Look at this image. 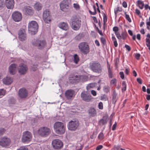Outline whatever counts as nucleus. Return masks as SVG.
Returning <instances> with one entry per match:
<instances>
[{
	"mask_svg": "<svg viewBox=\"0 0 150 150\" xmlns=\"http://www.w3.org/2000/svg\"><path fill=\"white\" fill-rule=\"evenodd\" d=\"M70 25L71 28L74 30H78L81 25V21L76 16H72L70 20Z\"/></svg>",
	"mask_w": 150,
	"mask_h": 150,
	"instance_id": "f257e3e1",
	"label": "nucleus"
},
{
	"mask_svg": "<svg viewBox=\"0 0 150 150\" xmlns=\"http://www.w3.org/2000/svg\"><path fill=\"white\" fill-rule=\"evenodd\" d=\"M66 127L64 124L61 122H56L54 125V129L57 134L62 135L65 133Z\"/></svg>",
	"mask_w": 150,
	"mask_h": 150,
	"instance_id": "f03ea898",
	"label": "nucleus"
},
{
	"mask_svg": "<svg viewBox=\"0 0 150 150\" xmlns=\"http://www.w3.org/2000/svg\"><path fill=\"white\" fill-rule=\"evenodd\" d=\"M90 69L93 72L98 73L102 71V68L100 64L98 62L93 61L89 64Z\"/></svg>",
	"mask_w": 150,
	"mask_h": 150,
	"instance_id": "7ed1b4c3",
	"label": "nucleus"
},
{
	"mask_svg": "<svg viewBox=\"0 0 150 150\" xmlns=\"http://www.w3.org/2000/svg\"><path fill=\"white\" fill-rule=\"evenodd\" d=\"M28 32L30 34L34 35L38 32V23L36 21H32L28 24Z\"/></svg>",
	"mask_w": 150,
	"mask_h": 150,
	"instance_id": "20e7f679",
	"label": "nucleus"
},
{
	"mask_svg": "<svg viewBox=\"0 0 150 150\" xmlns=\"http://www.w3.org/2000/svg\"><path fill=\"white\" fill-rule=\"evenodd\" d=\"M80 51L84 54H87L90 51L89 46L86 42L80 43L78 46Z\"/></svg>",
	"mask_w": 150,
	"mask_h": 150,
	"instance_id": "39448f33",
	"label": "nucleus"
},
{
	"mask_svg": "<svg viewBox=\"0 0 150 150\" xmlns=\"http://www.w3.org/2000/svg\"><path fill=\"white\" fill-rule=\"evenodd\" d=\"M32 137V134L30 132L25 131L23 133L22 141L24 143H28L31 141Z\"/></svg>",
	"mask_w": 150,
	"mask_h": 150,
	"instance_id": "423d86ee",
	"label": "nucleus"
},
{
	"mask_svg": "<svg viewBox=\"0 0 150 150\" xmlns=\"http://www.w3.org/2000/svg\"><path fill=\"white\" fill-rule=\"evenodd\" d=\"M50 129L46 127H41L38 130V134L42 137H46L51 133Z\"/></svg>",
	"mask_w": 150,
	"mask_h": 150,
	"instance_id": "0eeeda50",
	"label": "nucleus"
},
{
	"mask_svg": "<svg viewBox=\"0 0 150 150\" xmlns=\"http://www.w3.org/2000/svg\"><path fill=\"white\" fill-rule=\"evenodd\" d=\"M43 18L46 23H49L51 21L50 11L49 9H45L43 12Z\"/></svg>",
	"mask_w": 150,
	"mask_h": 150,
	"instance_id": "6e6552de",
	"label": "nucleus"
},
{
	"mask_svg": "<svg viewBox=\"0 0 150 150\" xmlns=\"http://www.w3.org/2000/svg\"><path fill=\"white\" fill-rule=\"evenodd\" d=\"M52 145L53 148L57 150L60 149L63 146V142L60 140L57 139L52 141Z\"/></svg>",
	"mask_w": 150,
	"mask_h": 150,
	"instance_id": "1a4fd4ad",
	"label": "nucleus"
},
{
	"mask_svg": "<svg viewBox=\"0 0 150 150\" xmlns=\"http://www.w3.org/2000/svg\"><path fill=\"white\" fill-rule=\"evenodd\" d=\"M69 0H64L60 4L61 10L64 11H67L69 9L70 5Z\"/></svg>",
	"mask_w": 150,
	"mask_h": 150,
	"instance_id": "9d476101",
	"label": "nucleus"
},
{
	"mask_svg": "<svg viewBox=\"0 0 150 150\" xmlns=\"http://www.w3.org/2000/svg\"><path fill=\"white\" fill-rule=\"evenodd\" d=\"M11 143L10 139L6 137H3L0 139V145L3 147L9 146Z\"/></svg>",
	"mask_w": 150,
	"mask_h": 150,
	"instance_id": "9b49d317",
	"label": "nucleus"
},
{
	"mask_svg": "<svg viewBox=\"0 0 150 150\" xmlns=\"http://www.w3.org/2000/svg\"><path fill=\"white\" fill-rule=\"evenodd\" d=\"M81 96L83 100L87 102L91 101L93 99V98L90 94L88 93L85 91L81 93Z\"/></svg>",
	"mask_w": 150,
	"mask_h": 150,
	"instance_id": "f8f14e48",
	"label": "nucleus"
},
{
	"mask_svg": "<svg viewBox=\"0 0 150 150\" xmlns=\"http://www.w3.org/2000/svg\"><path fill=\"white\" fill-rule=\"evenodd\" d=\"M79 125V122L77 121H71L69 122L67 125L68 129L71 131H75Z\"/></svg>",
	"mask_w": 150,
	"mask_h": 150,
	"instance_id": "ddd939ff",
	"label": "nucleus"
},
{
	"mask_svg": "<svg viewBox=\"0 0 150 150\" xmlns=\"http://www.w3.org/2000/svg\"><path fill=\"white\" fill-rule=\"evenodd\" d=\"M18 73L20 75L25 74L28 70V68L27 65L23 64H21L18 68Z\"/></svg>",
	"mask_w": 150,
	"mask_h": 150,
	"instance_id": "4468645a",
	"label": "nucleus"
},
{
	"mask_svg": "<svg viewBox=\"0 0 150 150\" xmlns=\"http://www.w3.org/2000/svg\"><path fill=\"white\" fill-rule=\"evenodd\" d=\"M12 17L13 20L16 22L20 21L22 19L21 13L18 11H15L12 14Z\"/></svg>",
	"mask_w": 150,
	"mask_h": 150,
	"instance_id": "2eb2a0df",
	"label": "nucleus"
},
{
	"mask_svg": "<svg viewBox=\"0 0 150 150\" xmlns=\"http://www.w3.org/2000/svg\"><path fill=\"white\" fill-rule=\"evenodd\" d=\"M28 94V93L27 90L24 88L20 89L18 91L19 96L21 98H26Z\"/></svg>",
	"mask_w": 150,
	"mask_h": 150,
	"instance_id": "dca6fc26",
	"label": "nucleus"
},
{
	"mask_svg": "<svg viewBox=\"0 0 150 150\" xmlns=\"http://www.w3.org/2000/svg\"><path fill=\"white\" fill-rule=\"evenodd\" d=\"M26 34L25 30L24 29L20 30L18 33L19 39L21 41L25 40L26 39Z\"/></svg>",
	"mask_w": 150,
	"mask_h": 150,
	"instance_id": "f3484780",
	"label": "nucleus"
},
{
	"mask_svg": "<svg viewBox=\"0 0 150 150\" xmlns=\"http://www.w3.org/2000/svg\"><path fill=\"white\" fill-rule=\"evenodd\" d=\"M17 70V65L15 64H11L9 67V73L11 75L15 74Z\"/></svg>",
	"mask_w": 150,
	"mask_h": 150,
	"instance_id": "a211bd4d",
	"label": "nucleus"
},
{
	"mask_svg": "<svg viewBox=\"0 0 150 150\" xmlns=\"http://www.w3.org/2000/svg\"><path fill=\"white\" fill-rule=\"evenodd\" d=\"M74 91L71 89L67 90L65 93L66 98L68 100H71L74 94Z\"/></svg>",
	"mask_w": 150,
	"mask_h": 150,
	"instance_id": "6ab92c4d",
	"label": "nucleus"
},
{
	"mask_svg": "<svg viewBox=\"0 0 150 150\" xmlns=\"http://www.w3.org/2000/svg\"><path fill=\"white\" fill-rule=\"evenodd\" d=\"M24 12L26 15L32 16L34 13V11L30 6H26L24 8Z\"/></svg>",
	"mask_w": 150,
	"mask_h": 150,
	"instance_id": "aec40b11",
	"label": "nucleus"
},
{
	"mask_svg": "<svg viewBox=\"0 0 150 150\" xmlns=\"http://www.w3.org/2000/svg\"><path fill=\"white\" fill-rule=\"evenodd\" d=\"M6 5L8 9H12L14 7V0H6Z\"/></svg>",
	"mask_w": 150,
	"mask_h": 150,
	"instance_id": "412c9836",
	"label": "nucleus"
},
{
	"mask_svg": "<svg viewBox=\"0 0 150 150\" xmlns=\"http://www.w3.org/2000/svg\"><path fill=\"white\" fill-rule=\"evenodd\" d=\"M3 82L6 85L10 84L13 81V79L10 77L7 76L3 79Z\"/></svg>",
	"mask_w": 150,
	"mask_h": 150,
	"instance_id": "4be33fe9",
	"label": "nucleus"
},
{
	"mask_svg": "<svg viewBox=\"0 0 150 150\" xmlns=\"http://www.w3.org/2000/svg\"><path fill=\"white\" fill-rule=\"evenodd\" d=\"M88 112V115L90 117H94L97 115L96 111L95 108H90Z\"/></svg>",
	"mask_w": 150,
	"mask_h": 150,
	"instance_id": "5701e85b",
	"label": "nucleus"
},
{
	"mask_svg": "<svg viewBox=\"0 0 150 150\" xmlns=\"http://www.w3.org/2000/svg\"><path fill=\"white\" fill-rule=\"evenodd\" d=\"M58 26L61 29L64 30H67L69 28L68 25L66 22H61L58 24Z\"/></svg>",
	"mask_w": 150,
	"mask_h": 150,
	"instance_id": "b1692460",
	"label": "nucleus"
},
{
	"mask_svg": "<svg viewBox=\"0 0 150 150\" xmlns=\"http://www.w3.org/2000/svg\"><path fill=\"white\" fill-rule=\"evenodd\" d=\"M46 42L45 40H40L38 41V49H43L45 45Z\"/></svg>",
	"mask_w": 150,
	"mask_h": 150,
	"instance_id": "393cba45",
	"label": "nucleus"
},
{
	"mask_svg": "<svg viewBox=\"0 0 150 150\" xmlns=\"http://www.w3.org/2000/svg\"><path fill=\"white\" fill-rule=\"evenodd\" d=\"M78 75H71L69 78V81L70 83H73L74 81H78Z\"/></svg>",
	"mask_w": 150,
	"mask_h": 150,
	"instance_id": "a878e982",
	"label": "nucleus"
},
{
	"mask_svg": "<svg viewBox=\"0 0 150 150\" xmlns=\"http://www.w3.org/2000/svg\"><path fill=\"white\" fill-rule=\"evenodd\" d=\"M117 94L116 91L114 90L113 91V93L112 95V102L113 104H115L116 103L117 100L118 99L117 97Z\"/></svg>",
	"mask_w": 150,
	"mask_h": 150,
	"instance_id": "bb28decb",
	"label": "nucleus"
},
{
	"mask_svg": "<svg viewBox=\"0 0 150 150\" xmlns=\"http://www.w3.org/2000/svg\"><path fill=\"white\" fill-rule=\"evenodd\" d=\"M87 77L85 75H78V81L85 82L87 81Z\"/></svg>",
	"mask_w": 150,
	"mask_h": 150,
	"instance_id": "cd10ccee",
	"label": "nucleus"
},
{
	"mask_svg": "<svg viewBox=\"0 0 150 150\" xmlns=\"http://www.w3.org/2000/svg\"><path fill=\"white\" fill-rule=\"evenodd\" d=\"M31 43L33 46H38V38L37 37L33 38L31 41Z\"/></svg>",
	"mask_w": 150,
	"mask_h": 150,
	"instance_id": "c85d7f7f",
	"label": "nucleus"
},
{
	"mask_svg": "<svg viewBox=\"0 0 150 150\" xmlns=\"http://www.w3.org/2000/svg\"><path fill=\"white\" fill-rule=\"evenodd\" d=\"M74 62L76 64H77L79 61V57L77 54H75L74 55Z\"/></svg>",
	"mask_w": 150,
	"mask_h": 150,
	"instance_id": "c756f323",
	"label": "nucleus"
},
{
	"mask_svg": "<svg viewBox=\"0 0 150 150\" xmlns=\"http://www.w3.org/2000/svg\"><path fill=\"white\" fill-rule=\"evenodd\" d=\"M137 4L139 7L141 9H142L144 6V3L143 1L139 0L137 1Z\"/></svg>",
	"mask_w": 150,
	"mask_h": 150,
	"instance_id": "7c9ffc66",
	"label": "nucleus"
},
{
	"mask_svg": "<svg viewBox=\"0 0 150 150\" xmlns=\"http://www.w3.org/2000/svg\"><path fill=\"white\" fill-rule=\"evenodd\" d=\"M107 21V16L105 14H104L103 15V27L104 30H105V23Z\"/></svg>",
	"mask_w": 150,
	"mask_h": 150,
	"instance_id": "2f4dec72",
	"label": "nucleus"
},
{
	"mask_svg": "<svg viewBox=\"0 0 150 150\" xmlns=\"http://www.w3.org/2000/svg\"><path fill=\"white\" fill-rule=\"evenodd\" d=\"M96 84L94 83H91L89 84L86 86V89L88 90L91 88H93L95 86Z\"/></svg>",
	"mask_w": 150,
	"mask_h": 150,
	"instance_id": "473e14b6",
	"label": "nucleus"
},
{
	"mask_svg": "<svg viewBox=\"0 0 150 150\" xmlns=\"http://www.w3.org/2000/svg\"><path fill=\"white\" fill-rule=\"evenodd\" d=\"M100 100L104 101H106L108 100V98L105 94H103L101 96Z\"/></svg>",
	"mask_w": 150,
	"mask_h": 150,
	"instance_id": "72a5a7b5",
	"label": "nucleus"
},
{
	"mask_svg": "<svg viewBox=\"0 0 150 150\" xmlns=\"http://www.w3.org/2000/svg\"><path fill=\"white\" fill-rule=\"evenodd\" d=\"M93 8L94 10V11L92 12L91 10H89L88 11L91 15H95L96 13V7L94 5L93 6Z\"/></svg>",
	"mask_w": 150,
	"mask_h": 150,
	"instance_id": "f704fd0d",
	"label": "nucleus"
},
{
	"mask_svg": "<svg viewBox=\"0 0 150 150\" xmlns=\"http://www.w3.org/2000/svg\"><path fill=\"white\" fill-rule=\"evenodd\" d=\"M122 92L125 91L126 90V84L125 82L123 81L122 83Z\"/></svg>",
	"mask_w": 150,
	"mask_h": 150,
	"instance_id": "c9c22d12",
	"label": "nucleus"
},
{
	"mask_svg": "<svg viewBox=\"0 0 150 150\" xmlns=\"http://www.w3.org/2000/svg\"><path fill=\"white\" fill-rule=\"evenodd\" d=\"M107 123V120H106L101 119L100 120L99 122L100 125H103L106 124Z\"/></svg>",
	"mask_w": 150,
	"mask_h": 150,
	"instance_id": "e433bc0d",
	"label": "nucleus"
},
{
	"mask_svg": "<svg viewBox=\"0 0 150 150\" xmlns=\"http://www.w3.org/2000/svg\"><path fill=\"white\" fill-rule=\"evenodd\" d=\"M108 77L110 78H112L113 77V76L112 71L110 69V66L108 68Z\"/></svg>",
	"mask_w": 150,
	"mask_h": 150,
	"instance_id": "4c0bfd02",
	"label": "nucleus"
},
{
	"mask_svg": "<svg viewBox=\"0 0 150 150\" xmlns=\"http://www.w3.org/2000/svg\"><path fill=\"white\" fill-rule=\"evenodd\" d=\"M103 90L104 92L107 93L109 92L110 88L108 86H105L103 87Z\"/></svg>",
	"mask_w": 150,
	"mask_h": 150,
	"instance_id": "58836bf2",
	"label": "nucleus"
},
{
	"mask_svg": "<svg viewBox=\"0 0 150 150\" xmlns=\"http://www.w3.org/2000/svg\"><path fill=\"white\" fill-rule=\"evenodd\" d=\"M122 10V8L121 7H118L116 9H114V13L115 15V16H117L118 12L121 11Z\"/></svg>",
	"mask_w": 150,
	"mask_h": 150,
	"instance_id": "ea45409f",
	"label": "nucleus"
},
{
	"mask_svg": "<svg viewBox=\"0 0 150 150\" xmlns=\"http://www.w3.org/2000/svg\"><path fill=\"white\" fill-rule=\"evenodd\" d=\"M15 102V100L14 98L13 97L10 98L8 100V102L9 104H14Z\"/></svg>",
	"mask_w": 150,
	"mask_h": 150,
	"instance_id": "a19ab883",
	"label": "nucleus"
},
{
	"mask_svg": "<svg viewBox=\"0 0 150 150\" xmlns=\"http://www.w3.org/2000/svg\"><path fill=\"white\" fill-rule=\"evenodd\" d=\"M146 45L148 47V48L150 51V40L146 38Z\"/></svg>",
	"mask_w": 150,
	"mask_h": 150,
	"instance_id": "79ce46f5",
	"label": "nucleus"
},
{
	"mask_svg": "<svg viewBox=\"0 0 150 150\" xmlns=\"http://www.w3.org/2000/svg\"><path fill=\"white\" fill-rule=\"evenodd\" d=\"M104 136L103 132H100L98 136V138L100 140H103L104 139Z\"/></svg>",
	"mask_w": 150,
	"mask_h": 150,
	"instance_id": "37998d69",
	"label": "nucleus"
},
{
	"mask_svg": "<svg viewBox=\"0 0 150 150\" xmlns=\"http://www.w3.org/2000/svg\"><path fill=\"white\" fill-rule=\"evenodd\" d=\"M125 17L126 19L129 21V23L131 22L132 21L130 18L129 17V15L127 14L126 12H125Z\"/></svg>",
	"mask_w": 150,
	"mask_h": 150,
	"instance_id": "c03bdc74",
	"label": "nucleus"
},
{
	"mask_svg": "<svg viewBox=\"0 0 150 150\" xmlns=\"http://www.w3.org/2000/svg\"><path fill=\"white\" fill-rule=\"evenodd\" d=\"M117 80L115 79H113L111 80L110 83L111 85H115L117 83Z\"/></svg>",
	"mask_w": 150,
	"mask_h": 150,
	"instance_id": "a18cd8bd",
	"label": "nucleus"
},
{
	"mask_svg": "<svg viewBox=\"0 0 150 150\" xmlns=\"http://www.w3.org/2000/svg\"><path fill=\"white\" fill-rule=\"evenodd\" d=\"M101 42L103 44V45H105L106 43V41L105 39L103 37H101L100 38Z\"/></svg>",
	"mask_w": 150,
	"mask_h": 150,
	"instance_id": "49530a36",
	"label": "nucleus"
},
{
	"mask_svg": "<svg viewBox=\"0 0 150 150\" xmlns=\"http://www.w3.org/2000/svg\"><path fill=\"white\" fill-rule=\"evenodd\" d=\"M121 39L124 40L125 39L127 36V34L124 32H123L121 35Z\"/></svg>",
	"mask_w": 150,
	"mask_h": 150,
	"instance_id": "de8ad7c7",
	"label": "nucleus"
},
{
	"mask_svg": "<svg viewBox=\"0 0 150 150\" xmlns=\"http://www.w3.org/2000/svg\"><path fill=\"white\" fill-rule=\"evenodd\" d=\"M134 57L137 60H139L141 56V55L139 53H136L134 54Z\"/></svg>",
	"mask_w": 150,
	"mask_h": 150,
	"instance_id": "09e8293b",
	"label": "nucleus"
},
{
	"mask_svg": "<svg viewBox=\"0 0 150 150\" xmlns=\"http://www.w3.org/2000/svg\"><path fill=\"white\" fill-rule=\"evenodd\" d=\"M5 94V91L4 89H0V96H4Z\"/></svg>",
	"mask_w": 150,
	"mask_h": 150,
	"instance_id": "8fccbe9b",
	"label": "nucleus"
},
{
	"mask_svg": "<svg viewBox=\"0 0 150 150\" xmlns=\"http://www.w3.org/2000/svg\"><path fill=\"white\" fill-rule=\"evenodd\" d=\"M98 108L102 110L103 109V106L102 102H100L98 104Z\"/></svg>",
	"mask_w": 150,
	"mask_h": 150,
	"instance_id": "3c124183",
	"label": "nucleus"
},
{
	"mask_svg": "<svg viewBox=\"0 0 150 150\" xmlns=\"http://www.w3.org/2000/svg\"><path fill=\"white\" fill-rule=\"evenodd\" d=\"M115 35L118 39L120 40L121 39V35L119 32L115 33Z\"/></svg>",
	"mask_w": 150,
	"mask_h": 150,
	"instance_id": "603ef678",
	"label": "nucleus"
},
{
	"mask_svg": "<svg viewBox=\"0 0 150 150\" xmlns=\"http://www.w3.org/2000/svg\"><path fill=\"white\" fill-rule=\"evenodd\" d=\"M17 150H28L27 147L25 146H23L21 147L19 149Z\"/></svg>",
	"mask_w": 150,
	"mask_h": 150,
	"instance_id": "864d4df0",
	"label": "nucleus"
},
{
	"mask_svg": "<svg viewBox=\"0 0 150 150\" xmlns=\"http://www.w3.org/2000/svg\"><path fill=\"white\" fill-rule=\"evenodd\" d=\"M119 74L120 76V78L122 79H124V73L123 71H121L119 73Z\"/></svg>",
	"mask_w": 150,
	"mask_h": 150,
	"instance_id": "5fc2aeb1",
	"label": "nucleus"
},
{
	"mask_svg": "<svg viewBox=\"0 0 150 150\" xmlns=\"http://www.w3.org/2000/svg\"><path fill=\"white\" fill-rule=\"evenodd\" d=\"M119 30L117 26H115L113 28V30L115 33H117Z\"/></svg>",
	"mask_w": 150,
	"mask_h": 150,
	"instance_id": "6e6d98bb",
	"label": "nucleus"
},
{
	"mask_svg": "<svg viewBox=\"0 0 150 150\" xmlns=\"http://www.w3.org/2000/svg\"><path fill=\"white\" fill-rule=\"evenodd\" d=\"M5 129L4 128H1L0 129V135H2L5 132Z\"/></svg>",
	"mask_w": 150,
	"mask_h": 150,
	"instance_id": "4d7b16f0",
	"label": "nucleus"
},
{
	"mask_svg": "<svg viewBox=\"0 0 150 150\" xmlns=\"http://www.w3.org/2000/svg\"><path fill=\"white\" fill-rule=\"evenodd\" d=\"M74 7L76 9H79V6L78 4H73Z\"/></svg>",
	"mask_w": 150,
	"mask_h": 150,
	"instance_id": "13d9d810",
	"label": "nucleus"
},
{
	"mask_svg": "<svg viewBox=\"0 0 150 150\" xmlns=\"http://www.w3.org/2000/svg\"><path fill=\"white\" fill-rule=\"evenodd\" d=\"M103 146L102 145H99L97 146L96 148V150H100L102 149Z\"/></svg>",
	"mask_w": 150,
	"mask_h": 150,
	"instance_id": "bf43d9fd",
	"label": "nucleus"
},
{
	"mask_svg": "<svg viewBox=\"0 0 150 150\" xmlns=\"http://www.w3.org/2000/svg\"><path fill=\"white\" fill-rule=\"evenodd\" d=\"M37 65H33V67H32V69L33 71H35L37 70Z\"/></svg>",
	"mask_w": 150,
	"mask_h": 150,
	"instance_id": "052dcab7",
	"label": "nucleus"
},
{
	"mask_svg": "<svg viewBox=\"0 0 150 150\" xmlns=\"http://www.w3.org/2000/svg\"><path fill=\"white\" fill-rule=\"evenodd\" d=\"M117 126V123L115 122V123L113 125L112 127V130L114 131L116 129Z\"/></svg>",
	"mask_w": 150,
	"mask_h": 150,
	"instance_id": "680f3d73",
	"label": "nucleus"
},
{
	"mask_svg": "<svg viewBox=\"0 0 150 150\" xmlns=\"http://www.w3.org/2000/svg\"><path fill=\"white\" fill-rule=\"evenodd\" d=\"M91 93L93 96H96V92L94 90H92L91 91Z\"/></svg>",
	"mask_w": 150,
	"mask_h": 150,
	"instance_id": "e2e57ef3",
	"label": "nucleus"
},
{
	"mask_svg": "<svg viewBox=\"0 0 150 150\" xmlns=\"http://www.w3.org/2000/svg\"><path fill=\"white\" fill-rule=\"evenodd\" d=\"M122 6L125 8H126L127 7V4L126 2L124 1L122 3Z\"/></svg>",
	"mask_w": 150,
	"mask_h": 150,
	"instance_id": "0e129e2a",
	"label": "nucleus"
},
{
	"mask_svg": "<svg viewBox=\"0 0 150 150\" xmlns=\"http://www.w3.org/2000/svg\"><path fill=\"white\" fill-rule=\"evenodd\" d=\"M125 47L128 51H129L130 50L131 48L129 46L127 45H125Z\"/></svg>",
	"mask_w": 150,
	"mask_h": 150,
	"instance_id": "69168bd1",
	"label": "nucleus"
},
{
	"mask_svg": "<svg viewBox=\"0 0 150 150\" xmlns=\"http://www.w3.org/2000/svg\"><path fill=\"white\" fill-rule=\"evenodd\" d=\"M112 40L113 41V42L115 41H117L116 39L114 36L113 34H112Z\"/></svg>",
	"mask_w": 150,
	"mask_h": 150,
	"instance_id": "338daca9",
	"label": "nucleus"
},
{
	"mask_svg": "<svg viewBox=\"0 0 150 150\" xmlns=\"http://www.w3.org/2000/svg\"><path fill=\"white\" fill-rule=\"evenodd\" d=\"M95 44L97 46H98V47L100 46V44L98 40H95Z\"/></svg>",
	"mask_w": 150,
	"mask_h": 150,
	"instance_id": "774afa93",
	"label": "nucleus"
}]
</instances>
